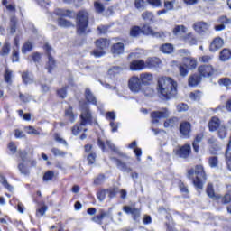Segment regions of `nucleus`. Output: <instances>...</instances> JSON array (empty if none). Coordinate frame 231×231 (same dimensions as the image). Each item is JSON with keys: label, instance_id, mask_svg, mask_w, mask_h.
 Segmentation results:
<instances>
[{"label": "nucleus", "instance_id": "obj_22", "mask_svg": "<svg viewBox=\"0 0 231 231\" xmlns=\"http://www.w3.org/2000/svg\"><path fill=\"white\" fill-rule=\"evenodd\" d=\"M206 192L208 198H211V199H220L221 198L214 190V185H212V183L208 184Z\"/></svg>", "mask_w": 231, "mask_h": 231}, {"label": "nucleus", "instance_id": "obj_55", "mask_svg": "<svg viewBox=\"0 0 231 231\" xmlns=\"http://www.w3.org/2000/svg\"><path fill=\"white\" fill-rule=\"evenodd\" d=\"M174 3H176V0L165 1L164 7L166 10H174Z\"/></svg>", "mask_w": 231, "mask_h": 231}, {"label": "nucleus", "instance_id": "obj_49", "mask_svg": "<svg viewBox=\"0 0 231 231\" xmlns=\"http://www.w3.org/2000/svg\"><path fill=\"white\" fill-rule=\"evenodd\" d=\"M218 84L220 86H225L226 88H228V86H231V79L229 78L220 79Z\"/></svg>", "mask_w": 231, "mask_h": 231}, {"label": "nucleus", "instance_id": "obj_21", "mask_svg": "<svg viewBox=\"0 0 231 231\" xmlns=\"http://www.w3.org/2000/svg\"><path fill=\"white\" fill-rule=\"evenodd\" d=\"M209 131H217L221 127V121L217 117H212L208 124Z\"/></svg>", "mask_w": 231, "mask_h": 231}, {"label": "nucleus", "instance_id": "obj_5", "mask_svg": "<svg viewBox=\"0 0 231 231\" xmlns=\"http://www.w3.org/2000/svg\"><path fill=\"white\" fill-rule=\"evenodd\" d=\"M97 50L93 51L95 57H102L106 55V50L109 48V41L107 39H99L96 42Z\"/></svg>", "mask_w": 231, "mask_h": 231}, {"label": "nucleus", "instance_id": "obj_33", "mask_svg": "<svg viewBox=\"0 0 231 231\" xmlns=\"http://www.w3.org/2000/svg\"><path fill=\"white\" fill-rule=\"evenodd\" d=\"M176 125H178V118L176 117H172L164 122V127H166V129H171V127H176Z\"/></svg>", "mask_w": 231, "mask_h": 231}, {"label": "nucleus", "instance_id": "obj_36", "mask_svg": "<svg viewBox=\"0 0 231 231\" xmlns=\"http://www.w3.org/2000/svg\"><path fill=\"white\" fill-rule=\"evenodd\" d=\"M24 130L28 134H35L36 136L42 134L41 129H35L33 126H26Z\"/></svg>", "mask_w": 231, "mask_h": 231}, {"label": "nucleus", "instance_id": "obj_52", "mask_svg": "<svg viewBox=\"0 0 231 231\" xmlns=\"http://www.w3.org/2000/svg\"><path fill=\"white\" fill-rule=\"evenodd\" d=\"M218 163H219V161L217 160V157H216V156L210 157L208 160V164L212 168L217 167Z\"/></svg>", "mask_w": 231, "mask_h": 231}, {"label": "nucleus", "instance_id": "obj_6", "mask_svg": "<svg viewBox=\"0 0 231 231\" xmlns=\"http://www.w3.org/2000/svg\"><path fill=\"white\" fill-rule=\"evenodd\" d=\"M104 219H110V221H113V209L111 208H108V210L101 209L99 210V214L92 218V221L94 223H97L98 225H102V221Z\"/></svg>", "mask_w": 231, "mask_h": 231}, {"label": "nucleus", "instance_id": "obj_38", "mask_svg": "<svg viewBox=\"0 0 231 231\" xmlns=\"http://www.w3.org/2000/svg\"><path fill=\"white\" fill-rule=\"evenodd\" d=\"M22 79L24 84H32L33 82V76L28 72H23L22 74Z\"/></svg>", "mask_w": 231, "mask_h": 231}, {"label": "nucleus", "instance_id": "obj_51", "mask_svg": "<svg viewBox=\"0 0 231 231\" xmlns=\"http://www.w3.org/2000/svg\"><path fill=\"white\" fill-rule=\"evenodd\" d=\"M134 6L137 8V10H144L145 2L143 0H135Z\"/></svg>", "mask_w": 231, "mask_h": 231}, {"label": "nucleus", "instance_id": "obj_54", "mask_svg": "<svg viewBox=\"0 0 231 231\" xmlns=\"http://www.w3.org/2000/svg\"><path fill=\"white\" fill-rule=\"evenodd\" d=\"M107 195V189H102L100 191L97 192V199H99V201H104V199H106V196Z\"/></svg>", "mask_w": 231, "mask_h": 231}, {"label": "nucleus", "instance_id": "obj_44", "mask_svg": "<svg viewBox=\"0 0 231 231\" xmlns=\"http://www.w3.org/2000/svg\"><path fill=\"white\" fill-rule=\"evenodd\" d=\"M33 44L30 42H26L22 47V53H28L31 50H32Z\"/></svg>", "mask_w": 231, "mask_h": 231}, {"label": "nucleus", "instance_id": "obj_32", "mask_svg": "<svg viewBox=\"0 0 231 231\" xmlns=\"http://www.w3.org/2000/svg\"><path fill=\"white\" fill-rule=\"evenodd\" d=\"M0 183L5 187V189H7L10 192L14 190V187L8 183V180H6V177H5L3 174L0 173Z\"/></svg>", "mask_w": 231, "mask_h": 231}, {"label": "nucleus", "instance_id": "obj_12", "mask_svg": "<svg viewBox=\"0 0 231 231\" xmlns=\"http://www.w3.org/2000/svg\"><path fill=\"white\" fill-rule=\"evenodd\" d=\"M214 68L210 65H201L199 67V73L201 77H212Z\"/></svg>", "mask_w": 231, "mask_h": 231}, {"label": "nucleus", "instance_id": "obj_40", "mask_svg": "<svg viewBox=\"0 0 231 231\" xmlns=\"http://www.w3.org/2000/svg\"><path fill=\"white\" fill-rule=\"evenodd\" d=\"M142 18L144 21H150L152 23V21H154V15H152V13L146 11L144 13L142 14Z\"/></svg>", "mask_w": 231, "mask_h": 231}, {"label": "nucleus", "instance_id": "obj_10", "mask_svg": "<svg viewBox=\"0 0 231 231\" xmlns=\"http://www.w3.org/2000/svg\"><path fill=\"white\" fill-rule=\"evenodd\" d=\"M129 68L131 71H142V69L147 68V65H145L143 60H134L130 62Z\"/></svg>", "mask_w": 231, "mask_h": 231}, {"label": "nucleus", "instance_id": "obj_48", "mask_svg": "<svg viewBox=\"0 0 231 231\" xmlns=\"http://www.w3.org/2000/svg\"><path fill=\"white\" fill-rule=\"evenodd\" d=\"M54 176H55V173L51 171H49L43 175V181H51Z\"/></svg>", "mask_w": 231, "mask_h": 231}, {"label": "nucleus", "instance_id": "obj_11", "mask_svg": "<svg viewBox=\"0 0 231 231\" xmlns=\"http://www.w3.org/2000/svg\"><path fill=\"white\" fill-rule=\"evenodd\" d=\"M225 44V41L221 37L215 38L209 46V51L213 53L217 51V50H220V48H223Z\"/></svg>", "mask_w": 231, "mask_h": 231}, {"label": "nucleus", "instance_id": "obj_43", "mask_svg": "<svg viewBox=\"0 0 231 231\" xmlns=\"http://www.w3.org/2000/svg\"><path fill=\"white\" fill-rule=\"evenodd\" d=\"M189 98H191L194 101H198L201 99V91L196 90L194 92H191L189 94Z\"/></svg>", "mask_w": 231, "mask_h": 231}, {"label": "nucleus", "instance_id": "obj_57", "mask_svg": "<svg viewBox=\"0 0 231 231\" xmlns=\"http://www.w3.org/2000/svg\"><path fill=\"white\" fill-rule=\"evenodd\" d=\"M104 181H106V176L104 175H98L95 180H94V183L95 185H102V183H104Z\"/></svg>", "mask_w": 231, "mask_h": 231}, {"label": "nucleus", "instance_id": "obj_31", "mask_svg": "<svg viewBox=\"0 0 231 231\" xmlns=\"http://www.w3.org/2000/svg\"><path fill=\"white\" fill-rule=\"evenodd\" d=\"M123 210L125 212V214H132V216H134L135 217L140 216V211L133 207L125 206Z\"/></svg>", "mask_w": 231, "mask_h": 231}, {"label": "nucleus", "instance_id": "obj_28", "mask_svg": "<svg viewBox=\"0 0 231 231\" xmlns=\"http://www.w3.org/2000/svg\"><path fill=\"white\" fill-rule=\"evenodd\" d=\"M161 60L158 58H148L144 64L146 68H156V66H160Z\"/></svg>", "mask_w": 231, "mask_h": 231}, {"label": "nucleus", "instance_id": "obj_3", "mask_svg": "<svg viewBox=\"0 0 231 231\" xmlns=\"http://www.w3.org/2000/svg\"><path fill=\"white\" fill-rule=\"evenodd\" d=\"M188 178L192 180L193 185L197 189H203V180H207L205 175V170L202 165H197L195 169H191L188 171Z\"/></svg>", "mask_w": 231, "mask_h": 231}, {"label": "nucleus", "instance_id": "obj_13", "mask_svg": "<svg viewBox=\"0 0 231 231\" xmlns=\"http://www.w3.org/2000/svg\"><path fill=\"white\" fill-rule=\"evenodd\" d=\"M210 25L206 22H197L193 24V30L197 32V33H205V32H208Z\"/></svg>", "mask_w": 231, "mask_h": 231}, {"label": "nucleus", "instance_id": "obj_2", "mask_svg": "<svg viewBox=\"0 0 231 231\" xmlns=\"http://www.w3.org/2000/svg\"><path fill=\"white\" fill-rule=\"evenodd\" d=\"M79 111L81 123L76 125L72 128V134L77 136L81 131H84L85 125H97V117L93 116L91 110L89 109V105L86 102H79Z\"/></svg>", "mask_w": 231, "mask_h": 231}, {"label": "nucleus", "instance_id": "obj_26", "mask_svg": "<svg viewBox=\"0 0 231 231\" xmlns=\"http://www.w3.org/2000/svg\"><path fill=\"white\" fill-rule=\"evenodd\" d=\"M159 50L160 51H162V53L170 55V53H172L174 51V46L171 43H164L160 46Z\"/></svg>", "mask_w": 231, "mask_h": 231}, {"label": "nucleus", "instance_id": "obj_46", "mask_svg": "<svg viewBox=\"0 0 231 231\" xmlns=\"http://www.w3.org/2000/svg\"><path fill=\"white\" fill-rule=\"evenodd\" d=\"M226 127H225V125H221L219 127H218V136L220 138H226Z\"/></svg>", "mask_w": 231, "mask_h": 231}, {"label": "nucleus", "instance_id": "obj_23", "mask_svg": "<svg viewBox=\"0 0 231 231\" xmlns=\"http://www.w3.org/2000/svg\"><path fill=\"white\" fill-rule=\"evenodd\" d=\"M112 160L116 161V166L122 171L123 172H132L133 169L131 167H128L127 164H125L124 162H122L119 159L112 158Z\"/></svg>", "mask_w": 231, "mask_h": 231}, {"label": "nucleus", "instance_id": "obj_9", "mask_svg": "<svg viewBox=\"0 0 231 231\" xmlns=\"http://www.w3.org/2000/svg\"><path fill=\"white\" fill-rule=\"evenodd\" d=\"M151 117L152 124H158L161 118H169V110L163 108L162 111L152 112Z\"/></svg>", "mask_w": 231, "mask_h": 231}, {"label": "nucleus", "instance_id": "obj_63", "mask_svg": "<svg viewBox=\"0 0 231 231\" xmlns=\"http://www.w3.org/2000/svg\"><path fill=\"white\" fill-rule=\"evenodd\" d=\"M199 62H203L204 64H207L208 62L212 60V57L208 55L202 56L199 58Z\"/></svg>", "mask_w": 231, "mask_h": 231}, {"label": "nucleus", "instance_id": "obj_35", "mask_svg": "<svg viewBox=\"0 0 231 231\" xmlns=\"http://www.w3.org/2000/svg\"><path fill=\"white\" fill-rule=\"evenodd\" d=\"M58 24L59 26H61V28H71V26H73V23L64 18H60L58 20Z\"/></svg>", "mask_w": 231, "mask_h": 231}, {"label": "nucleus", "instance_id": "obj_42", "mask_svg": "<svg viewBox=\"0 0 231 231\" xmlns=\"http://www.w3.org/2000/svg\"><path fill=\"white\" fill-rule=\"evenodd\" d=\"M48 59H49V61H48L46 68L50 73V71H51V69H53V68H55V60H53V58L51 57V55L50 53L48 54Z\"/></svg>", "mask_w": 231, "mask_h": 231}, {"label": "nucleus", "instance_id": "obj_60", "mask_svg": "<svg viewBox=\"0 0 231 231\" xmlns=\"http://www.w3.org/2000/svg\"><path fill=\"white\" fill-rule=\"evenodd\" d=\"M47 210H48V208L46 206L40 208L36 212L37 217H41L42 216H44Z\"/></svg>", "mask_w": 231, "mask_h": 231}, {"label": "nucleus", "instance_id": "obj_17", "mask_svg": "<svg viewBox=\"0 0 231 231\" xmlns=\"http://www.w3.org/2000/svg\"><path fill=\"white\" fill-rule=\"evenodd\" d=\"M152 79H153L152 74L149 72H143L139 76V79L141 80V84L143 86H149V84L152 82Z\"/></svg>", "mask_w": 231, "mask_h": 231}, {"label": "nucleus", "instance_id": "obj_58", "mask_svg": "<svg viewBox=\"0 0 231 231\" xmlns=\"http://www.w3.org/2000/svg\"><path fill=\"white\" fill-rule=\"evenodd\" d=\"M18 169H19V171H20V172H21V174H24V175H26V174H29V171H28V168H26V166H24V163H19L18 164Z\"/></svg>", "mask_w": 231, "mask_h": 231}, {"label": "nucleus", "instance_id": "obj_56", "mask_svg": "<svg viewBox=\"0 0 231 231\" xmlns=\"http://www.w3.org/2000/svg\"><path fill=\"white\" fill-rule=\"evenodd\" d=\"M5 80L8 84H12V71H10V69H5Z\"/></svg>", "mask_w": 231, "mask_h": 231}, {"label": "nucleus", "instance_id": "obj_64", "mask_svg": "<svg viewBox=\"0 0 231 231\" xmlns=\"http://www.w3.org/2000/svg\"><path fill=\"white\" fill-rule=\"evenodd\" d=\"M230 201H231V193H227L222 198V203L224 204L230 203Z\"/></svg>", "mask_w": 231, "mask_h": 231}, {"label": "nucleus", "instance_id": "obj_24", "mask_svg": "<svg viewBox=\"0 0 231 231\" xmlns=\"http://www.w3.org/2000/svg\"><path fill=\"white\" fill-rule=\"evenodd\" d=\"M183 61L189 69H196L198 66V60L194 58H184Z\"/></svg>", "mask_w": 231, "mask_h": 231}, {"label": "nucleus", "instance_id": "obj_14", "mask_svg": "<svg viewBox=\"0 0 231 231\" xmlns=\"http://www.w3.org/2000/svg\"><path fill=\"white\" fill-rule=\"evenodd\" d=\"M190 151H191L190 145L186 144L182 147L178 148L175 151V154L177 156H180V158H189V154H190Z\"/></svg>", "mask_w": 231, "mask_h": 231}, {"label": "nucleus", "instance_id": "obj_16", "mask_svg": "<svg viewBox=\"0 0 231 231\" xmlns=\"http://www.w3.org/2000/svg\"><path fill=\"white\" fill-rule=\"evenodd\" d=\"M124 51L125 47L123 42H116L111 46V53L114 55V57H116L117 55H122Z\"/></svg>", "mask_w": 231, "mask_h": 231}, {"label": "nucleus", "instance_id": "obj_45", "mask_svg": "<svg viewBox=\"0 0 231 231\" xmlns=\"http://www.w3.org/2000/svg\"><path fill=\"white\" fill-rule=\"evenodd\" d=\"M51 152H52V154H54L55 156H60L61 158H64V156L66 155V152L60 150L59 148H52L51 150Z\"/></svg>", "mask_w": 231, "mask_h": 231}, {"label": "nucleus", "instance_id": "obj_53", "mask_svg": "<svg viewBox=\"0 0 231 231\" xmlns=\"http://www.w3.org/2000/svg\"><path fill=\"white\" fill-rule=\"evenodd\" d=\"M118 193V189L116 188H110L106 189V195H108V198H115L116 194Z\"/></svg>", "mask_w": 231, "mask_h": 231}, {"label": "nucleus", "instance_id": "obj_39", "mask_svg": "<svg viewBox=\"0 0 231 231\" xmlns=\"http://www.w3.org/2000/svg\"><path fill=\"white\" fill-rule=\"evenodd\" d=\"M94 10L97 14H103L106 7L104 5L98 1L94 2Z\"/></svg>", "mask_w": 231, "mask_h": 231}, {"label": "nucleus", "instance_id": "obj_25", "mask_svg": "<svg viewBox=\"0 0 231 231\" xmlns=\"http://www.w3.org/2000/svg\"><path fill=\"white\" fill-rule=\"evenodd\" d=\"M55 14L56 15H61L62 17H75V13L68 9H57Z\"/></svg>", "mask_w": 231, "mask_h": 231}, {"label": "nucleus", "instance_id": "obj_1", "mask_svg": "<svg viewBox=\"0 0 231 231\" xmlns=\"http://www.w3.org/2000/svg\"><path fill=\"white\" fill-rule=\"evenodd\" d=\"M157 86L158 95L162 100H171L178 95V82L172 78H159Z\"/></svg>", "mask_w": 231, "mask_h": 231}, {"label": "nucleus", "instance_id": "obj_37", "mask_svg": "<svg viewBox=\"0 0 231 231\" xmlns=\"http://www.w3.org/2000/svg\"><path fill=\"white\" fill-rule=\"evenodd\" d=\"M106 145H107V147H109V149L114 151V152H116V154H119V156H122L123 158H126V159L129 158V157H127V155L121 153L120 150H118V148H116V146H115V144H113L111 142L106 141Z\"/></svg>", "mask_w": 231, "mask_h": 231}, {"label": "nucleus", "instance_id": "obj_15", "mask_svg": "<svg viewBox=\"0 0 231 231\" xmlns=\"http://www.w3.org/2000/svg\"><path fill=\"white\" fill-rule=\"evenodd\" d=\"M188 30L189 29L185 27V25H175L172 29V33L175 37H181V39H183Z\"/></svg>", "mask_w": 231, "mask_h": 231}, {"label": "nucleus", "instance_id": "obj_30", "mask_svg": "<svg viewBox=\"0 0 231 231\" xmlns=\"http://www.w3.org/2000/svg\"><path fill=\"white\" fill-rule=\"evenodd\" d=\"M201 82V76L194 74L191 75L189 79V86L194 87L198 86Z\"/></svg>", "mask_w": 231, "mask_h": 231}, {"label": "nucleus", "instance_id": "obj_8", "mask_svg": "<svg viewBox=\"0 0 231 231\" xmlns=\"http://www.w3.org/2000/svg\"><path fill=\"white\" fill-rule=\"evenodd\" d=\"M141 32L144 35H152V37H155L156 39H163V37H165V32H154V30H152L149 25H143Z\"/></svg>", "mask_w": 231, "mask_h": 231}, {"label": "nucleus", "instance_id": "obj_27", "mask_svg": "<svg viewBox=\"0 0 231 231\" xmlns=\"http://www.w3.org/2000/svg\"><path fill=\"white\" fill-rule=\"evenodd\" d=\"M218 23H220V24L216 25L215 30L216 32H223V30H225V24H228L230 21H228V18L226 16H222L219 18Z\"/></svg>", "mask_w": 231, "mask_h": 231}, {"label": "nucleus", "instance_id": "obj_61", "mask_svg": "<svg viewBox=\"0 0 231 231\" xmlns=\"http://www.w3.org/2000/svg\"><path fill=\"white\" fill-rule=\"evenodd\" d=\"M177 110L179 111V113H183L185 111H188L189 110V106H187V104H179L177 106Z\"/></svg>", "mask_w": 231, "mask_h": 231}, {"label": "nucleus", "instance_id": "obj_62", "mask_svg": "<svg viewBox=\"0 0 231 231\" xmlns=\"http://www.w3.org/2000/svg\"><path fill=\"white\" fill-rule=\"evenodd\" d=\"M147 3L152 6H155L156 8L162 6V0H147Z\"/></svg>", "mask_w": 231, "mask_h": 231}, {"label": "nucleus", "instance_id": "obj_18", "mask_svg": "<svg viewBox=\"0 0 231 231\" xmlns=\"http://www.w3.org/2000/svg\"><path fill=\"white\" fill-rule=\"evenodd\" d=\"M180 131L184 138H189L190 136V123L183 122L180 125Z\"/></svg>", "mask_w": 231, "mask_h": 231}, {"label": "nucleus", "instance_id": "obj_20", "mask_svg": "<svg viewBox=\"0 0 231 231\" xmlns=\"http://www.w3.org/2000/svg\"><path fill=\"white\" fill-rule=\"evenodd\" d=\"M182 41H184L186 44H189V46H196V44H198V39H196V36L191 32L182 36Z\"/></svg>", "mask_w": 231, "mask_h": 231}, {"label": "nucleus", "instance_id": "obj_4", "mask_svg": "<svg viewBox=\"0 0 231 231\" xmlns=\"http://www.w3.org/2000/svg\"><path fill=\"white\" fill-rule=\"evenodd\" d=\"M89 21V14L88 11L81 10L77 14V33L78 35H86L89 32L88 23Z\"/></svg>", "mask_w": 231, "mask_h": 231}, {"label": "nucleus", "instance_id": "obj_34", "mask_svg": "<svg viewBox=\"0 0 231 231\" xmlns=\"http://www.w3.org/2000/svg\"><path fill=\"white\" fill-rule=\"evenodd\" d=\"M142 35V28L140 26H133L130 29V37H140Z\"/></svg>", "mask_w": 231, "mask_h": 231}, {"label": "nucleus", "instance_id": "obj_7", "mask_svg": "<svg viewBox=\"0 0 231 231\" xmlns=\"http://www.w3.org/2000/svg\"><path fill=\"white\" fill-rule=\"evenodd\" d=\"M142 81L138 76H133L128 80V88L133 93L142 91Z\"/></svg>", "mask_w": 231, "mask_h": 231}, {"label": "nucleus", "instance_id": "obj_50", "mask_svg": "<svg viewBox=\"0 0 231 231\" xmlns=\"http://www.w3.org/2000/svg\"><path fill=\"white\" fill-rule=\"evenodd\" d=\"M8 53H10V43H5L3 48L2 51L0 52V55H2L3 57L8 55Z\"/></svg>", "mask_w": 231, "mask_h": 231}, {"label": "nucleus", "instance_id": "obj_29", "mask_svg": "<svg viewBox=\"0 0 231 231\" xmlns=\"http://www.w3.org/2000/svg\"><path fill=\"white\" fill-rule=\"evenodd\" d=\"M219 59L222 62H226V60L231 59V51L228 49H223L220 51Z\"/></svg>", "mask_w": 231, "mask_h": 231}, {"label": "nucleus", "instance_id": "obj_19", "mask_svg": "<svg viewBox=\"0 0 231 231\" xmlns=\"http://www.w3.org/2000/svg\"><path fill=\"white\" fill-rule=\"evenodd\" d=\"M85 97H86V100L88 102V104H92L93 106H97L98 109H100V106H98V104H97V97H95V95H93V92H91L89 88H86Z\"/></svg>", "mask_w": 231, "mask_h": 231}, {"label": "nucleus", "instance_id": "obj_41", "mask_svg": "<svg viewBox=\"0 0 231 231\" xmlns=\"http://www.w3.org/2000/svg\"><path fill=\"white\" fill-rule=\"evenodd\" d=\"M65 116H67L70 122H75V115L73 114V108L71 106L65 111Z\"/></svg>", "mask_w": 231, "mask_h": 231}, {"label": "nucleus", "instance_id": "obj_59", "mask_svg": "<svg viewBox=\"0 0 231 231\" xmlns=\"http://www.w3.org/2000/svg\"><path fill=\"white\" fill-rule=\"evenodd\" d=\"M17 24V19L15 17L11 18V33H15L16 25Z\"/></svg>", "mask_w": 231, "mask_h": 231}, {"label": "nucleus", "instance_id": "obj_47", "mask_svg": "<svg viewBox=\"0 0 231 231\" xmlns=\"http://www.w3.org/2000/svg\"><path fill=\"white\" fill-rule=\"evenodd\" d=\"M179 72L180 77H187L189 75V70L187 69V65H180Z\"/></svg>", "mask_w": 231, "mask_h": 231}]
</instances>
